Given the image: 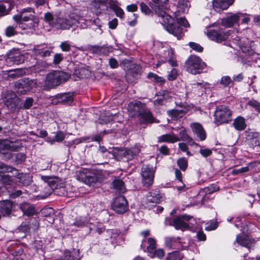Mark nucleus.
<instances>
[{
  "mask_svg": "<svg viewBox=\"0 0 260 260\" xmlns=\"http://www.w3.org/2000/svg\"><path fill=\"white\" fill-rule=\"evenodd\" d=\"M234 1L235 0H213V7L216 12L220 13L233 5Z\"/></svg>",
  "mask_w": 260,
  "mask_h": 260,
  "instance_id": "412c9836",
  "label": "nucleus"
},
{
  "mask_svg": "<svg viewBox=\"0 0 260 260\" xmlns=\"http://www.w3.org/2000/svg\"><path fill=\"white\" fill-rule=\"evenodd\" d=\"M173 93L168 91H162L161 93L162 97L154 101V104L155 106L162 105L164 104V99H168L172 98Z\"/></svg>",
  "mask_w": 260,
  "mask_h": 260,
  "instance_id": "72a5a7b5",
  "label": "nucleus"
},
{
  "mask_svg": "<svg viewBox=\"0 0 260 260\" xmlns=\"http://www.w3.org/2000/svg\"><path fill=\"white\" fill-rule=\"evenodd\" d=\"M89 51L99 55H107L110 51L109 47L106 45H90L88 47Z\"/></svg>",
  "mask_w": 260,
  "mask_h": 260,
  "instance_id": "393cba45",
  "label": "nucleus"
},
{
  "mask_svg": "<svg viewBox=\"0 0 260 260\" xmlns=\"http://www.w3.org/2000/svg\"><path fill=\"white\" fill-rule=\"evenodd\" d=\"M18 27L17 23L13 25L7 26L5 30V34L7 37H13L18 34L16 28Z\"/></svg>",
  "mask_w": 260,
  "mask_h": 260,
  "instance_id": "c9c22d12",
  "label": "nucleus"
},
{
  "mask_svg": "<svg viewBox=\"0 0 260 260\" xmlns=\"http://www.w3.org/2000/svg\"><path fill=\"white\" fill-rule=\"evenodd\" d=\"M174 24H178L179 26H180V25H181L186 27L189 26V24L184 17H180L179 18H178L177 23H174Z\"/></svg>",
  "mask_w": 260,
  "mask_h": 260,
  "instance_id": "69168bd1",
  "label": "nucleus"
},
{
  "mask_svg": "<svg viewBox=\"0 0 260 260\" xmlns=\"http://www.w3.org/2000/svg\"><path fill=\"white\" fill-rule=\"evenodd\" d=\"M11 10L10 4L6 3V4H0V16L3 17L8 15Z\"/></svg>",
  "mask_w": 260,
  "mask_h": 260,
  "instance_id": "ea45409f",
  "label": "nucleus"
},
{
  "mask_svg": "<svg viewBox=\"0 0 260 260\" xmlns=\"http://www.w3.org/2000/svg\"><path fill=\"white\" fill-rule=\"evenodd\" d=\"M179 240V238L176 239L174 237H167L165 239L166 245L168 247L173 248L175 243H176Z\"/></svg>",
  "mask_w": 260,
  "mask_h": 260,
  "instance_id": "de8ad7c7",
  "label": "nucleus"
},
{
  "mask_svg": "<svg viewBox=\"0 0 260 260\" xmlns=\"http://www.w3.org/2000/svg\"><path fill=\"white\" fill-rule=\"evenodd\" d=\"M34 99L32 98H27L24 103L23 108L25 109H29L33 105Z\"/></svg>",
  "mask_w": 260,
  "mask_h": 260,
  "instance_id": "e2e57ef3",
  "label": "nucleus"
},
{
  "mask_svg": "<svg viewBox=\"0 0 260 260\" xmlns=\"http://www.w3.org/2000/svg\"><path fill=\"white\" fill-rule=\"evenodd\" d=\"M177 165L182 171H185L188 166L187 160L184 157L179 158L177 160Z\"/></svg>",
  "mask_w": 260,
  "mask_h": 260,
  "instance_id": "8fccbe9b",
  "label": "nucleus"
},
{
  "mask_svg": "<svg viewBox=\"0 0 260 260\" xmlns=\"http://www.w3.org/2000/svg\"><path fill=\"white\" fill-rule=\"evenodd\" d=\"M243 16V13H230L221 19V24L225 27H232L238 24L240 19Z\"/></svg>",
  "mask_w": 260,
  "mask_h": 260,
  "instance_id": "2eb2a0df",
  "label": "nucleus"
},
{
  "mask_svg": "<svg viewBox=\"0 0 260 260\" xmlns=\"http://www.w3.org/2000/svg\"><path fill=\"white\" fill-rule=\"evenodd\" d=\"M165 54L168 55L167 61L173 67L177 66L178 64L176 60L174 58V52L172 49H168L165 52Z\"/></svg>",
  "mask_w": 260,
  "mask_h": 260,
  "instance_id": "58836bf2",
  "label": "nucleus"
},
{
  "mask_svg": "<svg viewBox=\"0 0 260 260\" xmlns=\"http://www.w3.org/2000/svg\"><path fill=\"white\" fill-rule=\"evenodd\" d=\"M120 66L124 70L128 72L126 75L127 79L132 73H135L137 75L141 72V67L137 65L128 59L123 60L120 63Z\"/></svg>",
  "mask_w": 260,
  "mask_h": 260,
  "instance_id": "dca6fc26",
  "label": "nucleus"
},
{
  "mask_svg": "<svg viewBox=\"0 0 260 260\" xmlns=\"http://www.w3.org/2000/svg\"><path fill=\"white\" fill-rule=\"evenodd\" d=\"M112 9L115 12L116 16L120 17V18H123L124 14L123 10L119 6L113 5L112 6Z\"/></svg>",
  "mask_w": 260,
  "mask_h": 260,
  "instance_id": "864d4df0",
  "label": "nucleus"
},
{
  "mask_svg": "<svg viewBox=\"0 0 260 260\" xmlns=\"http://www.w3.org/2000/svg\"><path fill=\"white\" fill-rule=\"evenodd\" d=\"M180 139L178 137L176 136L174 134L163 135L157 138L158 143L168 142L174 143L176 142L179 141Z\"/></svg>",
  "mask_w": 260,
  "mask_h": 260,
  "instance_id": "c85d7f7f",
  "label": "nucleus"
},
{
  "mask_svg": "<svg viewBox=\"0 0 260 260\" xmlns=\"http://www.w3.org/2000/svg\"><path fill=\"white\" fill-rule=\"evenodd\" d=\"M181 257V255L179 251H174L170 253L167 258L168 260H180Z\"/></svg>",
  "mask_w": 260,
  "mask_h": 260,
  "instance_id": "3c124183",
  "label": "nucleus"
},
{
  "mask_svg": "<svg viewBox=\"0 0 260 260\" xmlns=\"http://www.w3.org/2000/svg\"><path fill=\"white\" fill-rule=\"evenodd\" d=\"M30 226L26 222H23L19 226V230L21 232L26 233L30 230Z\"/></svg>",
  "mask_w": 260,
  "mask_h": 260,
  "instance_id": "774afa93",
  "label": "nucleus"
},
{
  "mask_svg": "<svg viewBox=\"0 0 260 260\" xmlns=\"http://www.w3.org/2000/svg\"><path fill=\"white\" fill-rule=\"evenodd\" d=\"M192 217L187 215H183L175 218L171 224L177 230H180L184 231L189 228L188 221Z\"/></svg>",
  "mask_w": 260,
  "mask_h": 260,
  "instance_id": "4468645a",
  "label": "nucleus"
},
{
  "mask_svg": "<svg viewBox=\"0 0 260 260\" xmlns=\"http://www.w3.org/2000/svg\"><path fill=\"white\" fill-rule=\"evenodd\" d=\"M168 115L173 119L181 118L184 114V111L182 110L172 109L167 111Z\"/></svg>",
  "mask_w": 260,
  "mask_h": 260,
  "instance_id": "4c0bfd02",
  "label": "nucleus"
},
{
  "mask_svg": "<svg viewBox=\"0 0 260 260\" xmlns=\"http://www.w3.org/2000/svg\"><path fill=\"white\" fill-rule=\"evenodd\" d=\"M245 134L246 139L249 144L253 146L259 145L260 135L258 133L249 130L246 131Z\"/></svg>",
  "mask_w": 260,
  "mask_h": 260,
  "instance_id": "b1692460",
  "label": "nucleus"
},
{
  "mask_svg": "<svg viewBox=\"0 0 260 260\" xmlns=\"http://www.w3.org/2000/svg\"><path fill=\"white\" fill-rule=\"evenodd\" d=\"M4 101L6 106L13 111L18 106L20 102L19 98L11 90L7 91Z\"/></svg>",
  "mask_w": 260,
  "mask_h": 260,
  "instance_id": "f8f14e48",
  "label": "nucleus"
},
{
  "mask_svg": "<svg viewBox=\"0 0 260 260\" xmlns=\"http://www.w3.org/2000/svg\"><path fill=\"white\" fill-rule=\"evenodd\" d=\"M76 25L81 29L87 28V20L77 12L71 13L68 18L58 17L56 18L55 28L61 29H69Z\"/></svg>",
  "mask_w": 260,
  "mask_h": 260,
  "instance_id": "f257e3e1",
  "label": "nucleus"
},
{
  "mask_svg": "<svg viewBox=\"0 0 260 260\" xmlns=\"http://www.w3.org/2000/svg\"><path fill=\"white\" fill-rule=\"evenodd\" d=\"M112 208L118 214H123L128 210V204L125 197L120 196L117 197L112 204Z\"/></svg>",
  "mask_w": 260,
  "mask_h": 260,
  "instance_id": "ddd939ff",
  "label": "nucleus"
},
{
  "mask_svg": "<svg viewBox=\"0 0 260 260\" xmlns=\"http://www.w3.org/2000/svg\"><path fill=\"white\" fill-rule=\"evenodd\" d=\"M158 14L159 22L163 25L167 31L180 39L183 35V28L178 24L173 23V19L164 11L161 10L156 12Z\"/></svg>",
  "mask_w": 260,
  "mask_h": 260,
  "instance_id": "7ed1b4c3",
  "label": "nucleus"
},
{
  "mask_svg": "<svg viewBox=\"0 0 260 260\" xmlns=\"http://www.w3.org/2000/svg\"><path fill=\"white\" fill-rule=\"evenodd\" d=\"M79 250L74 249L72 251L66 250L64 253L63 258L61 260H79Z\"/></svg>",
  "mask_w": 260,
  "mask_h": 260,
  "instance_id": "7c9ffc66",
  "label": "nucleus"
},
{
  "mask_svg": "<svg viewBox=\"0 0 260 260\" xmlns=\"http://www.w3.org/2000/svg\"><path fill=\"white\" fill-rule=\"evenodd\" d=\"M175 177L178 179V180L182 183V185L177 187V189L178 190H182L185 187V185L182 182V174L180 170H179L178 169H175Z\"/></svg>",
  "mask_w": 260,
  "mask_h": 260,
  "instance_id": "09e8293b",
  "label": "nucleus"
},
{
  "mask_svg": "<svg viewBox=\"0 0 260 260\" xmlns=\"http://www.w3.org/2000/svg\"><path fill=\"white\" fill-rule=\"evenodd\" d=\"M190 127L193 134L197 136L200 140L204 141L206 138V132L202 125L199 123H192Z\"/></svg>",
  "mask_w": 260,
  "mask_h": 260,
  "instance_id": "5701e85b",
  "label": "nucleus"
},
{
  "mask_svg": "<svg viewBox=\"0 0 260 260\" xmlns=\"http://www.w3.org/2000/svg\"><path fill=\"white\" fill-rule=\"evenodd\" d=\"M41 179L44 181L43 186L45 187L46 196H49L55 189L63 188V184L57 177L42 176Z\"/></svg>",
  "mask_w": 260,
  "mask_h": 260,
  "instance_id": "39448f33",
  "label": "nucleus"
},
{
  "mask_svg": "<svg viewBox=\"0 0 260 260\" xmlns=\"http://www.w3.org/2000/svg\"><path fill=\"white\" fill-rule=\"evenodd\" d=\"M155 168L152 165H144L141 169V176L142 183L146 186H150L152 185L154 181Z\"/></svg>",
  "mask_w": 260,
  "mask_h": 260,
  "instance_id": "9b49d317",
  "label": "nucleus"
},
{
  "mask_svg": "<svg viewBox=\"0 0 260 260\" xmlns=\"http://www.w3.org/2000/svg\"><path fill=\"white\" fill-rule=\"evenodd\" d=\"M9 147H10V151H17L21 149L22 146L20 141H9Z\"/></svg>",
  "mask_w": 260,
  "mask_h": 260,
  "instance_id": "a18cd8bd",
  "label": "nucleus"
},
{
  "mask_svg": "<svg viewBox=\"0 0 260 260\" xmlns=\"http://www.w3.org/2000/svg\"><path fill=\"white\" fill-rule=\"evenodd\" d=\"M77 180L91 186L94 185L98 181V177L93 172L88 169H81L76 173Z\"/></svg>",
  "mask_w": 260,
  "mask_h": 260,
  "instance_id": "0eeeda50",
  "label": "nucleus"
},
{
  "mask_svg": "<svg viewBox=\"0 0 260 260\" xmlns=\"http://www.w3.org/2000/svg\"><path fill=\"white\" fill-rule=\"evenodd\" d=\"M20 208L23 214L27 216H33L36 213V209L35 207L29 204L24 203L21 204Z\"/></svg>",
  "mask_w": 260,
  "mask_h": 260,
  "instance_id": "c756f323",
  "label": "nucleus"
},
{
  "mask_svg": "<svg viewBox=\"0 0 260 260\" xmlns=\"http://www.w3.org/2000/svg\"><path fill=\"white\" fill-rule=\"evenodd\" d=\"M164 200V194L161 193L158 189L151 190L147 196V201L148 203L159 204Z\"/></svg>",
  "mask_w": 260,
  "mask_h": 260,
  "instance_id": "aec40b11",
  "label": "nucleus"
},
{
  "mask_svg": "<svg viewBox=\"0 0 260 260\" xmlns=\"http://www.w3.org/2000/svg\"><path fill=\"white\" fill-rule=\"evenodd\" d=\"M189 46L196 51L199 52L203 51V48L199 44L194 42H190L189 43Z\"/></svg>",
  "mask_w": 260,
  "mask_h": 260,
  "instance_id": "052dcab7",
  "label": "nucleus"
},
{
  "mask_svg": "<svg viewBox=\"0 0 260 260\" xmlns=\"http://www.w3.org/2000/svg\"><path fill=\"white\" fill-rule=\"evenodd\" d=\"M148 77L149 78L153 79L155 82L160 83V84H163L165 81V80L163 79L162 77H159L152 73H149L148 74Z\"/></svg>",
  "mask_w": 260,
  "mask_h": 260,
  "instance_id": "603ef678",
  "label": "nucleus"
},
{
  "mask_svg": "<svg viewBox=\"0 0 260 260\" xmlns=\"http://www.w3.org/2000/svg\"><path fill=\"white\" fill-rule=\"evenodd\" d=\"M168 0H152L151 7L155 12L161 11Z\"/></svg>",
  "mask_w": 260,
  "mask_h": 260,
  "instance_id": "f704fd0d",
  "label": "nucleus"
},
{
  "mask_svg": "<svg viewBox=\"0 0 260 260\" xmlns=\"http://www.w3.org/2000/svg\"><path fill=\"white\" fill-rule=\"evenodd\" d=\"M8 151H10L9 147V141L4 140L0 142V153L6 154Z\"/></svg>",
  "mask_w": 260,
  "mask_h": 260,
  "instance_id": "c03bdc74",
  "label": "nucleus"
},
{
  "mask_svg": "<svg viewBox=\"0 0 260 260\" xmlns=\"http://www.w3.org/2000/svg\"><path fill=\"white\" fill-rule=\"evenodd\" d=\"M44 19L45 21L48 23L49 25L55 27L56 19H54L53 15L51 13L48 12L45 13L44 15Z\"/></svg>",
  "mask_w": 260,
  "mask_h": 260,
  "instance_id": "49530a36",
  "label": "nucleus"
},
{
  "mask_svg": "<svg viewBox=\"0 0 260 260\" xmlns=\"http://www.w3.org/2000/svg\"><path fill=\"white\" fill-rule=\"evenodd\" d=\"M249 169L248 167H242L239 169H233L232 171V173L233 175H238L247 172L249 171Z\"/></svg>",
  "mask_w": 260,
  "mask_h": 260,
  "instance_id": "13d9d810",
  "label": "nucleus"
},
{
  "mask_svg": "<svg viewBox=\"0 0 260 260\" xmlns=\"http://www.w3.org/2000/svg\"><path fill=\"white\" fill-rule=\"evenodd\" d=\"M236 242L240 245L250 248L255 243V240L249 236L246 235H238L236 238Z\"/></svg>",
  "mask_w": 260,
  "mask_h": 260,
  "instance_id": "4be33fe9",
  "label": "nucleus"
},
{
  "mask_svg": "<svg viewBox=\"0 0 260 260\" xmlns=\"http://www.w3.org/2000/svg\"><path fill=\"white\" fill-rule=\"evenodd\" d=\"M113 187L119 190L121 192H124L125 190V188L124 185V182L120 179H115L113 182Z\"/></svg>",
  "mask_w": 260,
  "mask_h": 260,
  "instance_id": "a19ab883",
  "label": "nucleus"
},
{
  "mask_svg": "<svg viewBox=\"0 0 260 260\" xmlns=\"http://www.w3.org/2000/svg\"><path fill=\"white\" fill-rule=\"evenodd\" d=\"M61 102L64 104H70L73 101V93H64L61 95Z\"/></svg>",
  "mask_w": 260,
  "mask_h": 260,
  "instance_id": "79ce46f5",
  "label": "nucleus"
},
{
  "mask_svg": "<svg viewBox=\"0 0 260 260\" xmlns=\"http://www.w3.org/2000/svg\"><path fill=\"white\" fill-rule=\"evenodd\" d=\"M139 119L141 123L147 124L154 122H158L152 115V113L148 109L143 108L138 115Z\"/></svg>",
  "mask_w": 260,
  "mask_h": 260,
  "instance_id": "f3484780",
  "label": "nucleus"
},
{
  "mask_svg": "<svg viewBox=\"0 0 260 260\" xmlns=\"http://www.w3.org/2000/svg\"><path fill=\"white\" fill-rule=\"evenodd\" d=\"M17 170L11 166L5 164L3 162H0V174H5L6 173L15 172V175L17 174Z\"/></svg>",
  "mask_w": 260,
  "mask_h": 260,
  "instance_id": "e433bc0d",
  "label": "nucleus"
},
{
  "mask_svg": "<svg viewBox=\"0 0 260 260\" xmlns=\"http://www.w3.org/2000/svg\"><path fill=\"white\" fill-rule=\"evenodd\" d=\"M65 138V134L61 131H58L56 133L54 140L53 141L57 142H62Z\"/></svg>",
  "mask_w": 260,
  "mask_h": 260,
  "instance_id": "bf43d9fd",
  "label": "nucleus"
},
{
  "mask_svg": "<svg viewBox=\"0 0 260 260\" xmlns=\"http://www.w3.org/2000/svg\"><path fill=\"white\" fill-rule=\"evenodd\" d=\"M10 72H12L9 74L8 77L12 78H18L22 75V70L21 69H17L15 70L10 71Z\"/></svg>",
  "mask_w": 260,
  "mask_h": 260,
  "instance_id": "4d7b16f0",
  "label": "nucleus"
},
{
  "mask_svg": "<svg viewBox=\"0 0 260 260\" xmlns=\"http://www.w3.org/2000/svg\"><path fill=\"white\" fill-rule=\"evenodd\" d=\"M180 136L181 137V140L182 141H186L188 142H191L192 141L191 138H190L185 132V131H181L179 133Z\"/></svg>",
  "mask_w": 260,
  "mask_h": 260,
  "instance_id": "0e129e2a",
  "label": "nucleus"
},
{
  "mask_svg": "<svg viewBox=\"0 0 260 260\" xmlns=\"http://www.w3.org/2000/svg\"><path fill=\"white\" fill-rule=\"evenodd\" d=\"M13 208V203L9 200L3 201L0 202V211L3 216L11 214Z\"/></svg>",
  "mask_w": 260,
  "mask_h": 260,
  "instance_id": "a878e982",
  "label": "nucleus"
},
{
  "mask_svg": "<svg viewBox=\"0 0 260 260\" xmlns=\"http://www.w3.org/2000/svg\"><path fill=\"white\" fill-rule=\"evenodd\" d=\"M88 219L84 217H77L74 219L69 222L70 225H75L77 227H83L88 223Z\"/></svg>",
  "mask_w": 260,
  "mask_h": 260,
  "instance_id": "2f4dec72",
  "label": "nucleus"
},
{
  "mask_svg": "<svg viewBox=\"0 0 260 260\" xmlns=\"http://www.w3.org/2000/svg\"><path fill=\"white\" fill-rule=\"evenodd\" d=\"M231 82V78L228 76L222 77L220 80V84L225 87L229 86Z\"/></svg>",
  "mask_w": 260,
  "mask_h": 260,
  "instance_id": "680f3d73",
  "label": "nucleus"
},
{
  "mask_svg": "<svg viewBox=\"0 0 260 260\" xmlns=\"http://www.w3.org/2000/svg\"><path fill=\"white\" fill-rule=\"evenodd\" d=\"M13 180L14 177L9 174H0V181L6 185H12Z\"/></svg>",
  "mask_w": 260,
  "mask_h": 260,
  "instance_id": "37998d69",
  "label": "nucleus"
},
{
  "mask_svg": "<svg viewBox=\"0 0 260 260\" xmlns=\"http://www.w3.org/2000/svg\"><path fill=\"white\" fill-rule=\"evenodd\" d=\"M16 91L20 94H25L34 87H36L37 82L28 78H23L16 81L14 84Z\"/></svg>",
  "mask_w": 260,
  "mask_h": 260,
  "instance_id": "9d476101",
  "label": "nucleus"
},
{
  "mask_svg": "<svg viewBox=\"0 0 260 260\" xmlns=\"http://www.w3.org/2000/svg\"><path fill=\"white\" fill-rule=\"evenodd\" d=\"M13 19L17 23L18 27L23 30L36 27L39 22L38 17L35 15L34 9L31 8L23 9L19 15H14Z\"/></svg>",
  "mask_w": 260,
  "mask_h": 260,
  "instance_id": "f03ea898",
  "label": "nucleus"
},
{
  "mask_svg": "<svg viewBox=\"0 0 260 260\" xmlns=\"http://www.w3.org/2000/svg\"><path fill=\"white\" fill-rule=\"evenodd\" d=\"M70 77L69 74L61 72L54 71L48 74L44 83L45 89L53 88L66 81Z\"/></svg>",
  "mask_w": 260,
  "mask_h": 260,
  "instance_id": "20e7f679",
  "label": "nucleus"
},
{
  "mask_svg": "<svg viewBox=\"0 0 260 260\" xmlns=\"http://www.w3.org/2000/svg\"><path fill=\"white\" fill-rule=\"evenodd\" d=\"M247 105L254 108L255 110L260 112V103L258 101L251 99L247 103Z\"/></svg>",
  "mask_w": 260,
  "mask_h": 260,
  "instance_id": "5fc2aeb1",
  "label": "nucleus"
},
{
  "mask_svg": "<svg viewBox=\"0 0 260 260\" xmlns=\"http://www.w3.org/2000/svg\"><path fill=\"white\" fill-rule=\"evenodd\" d=\"M206 34L211 40L218 43L226 40L229 36V31H224L222 28L216 25H213V28L209 26Z\"/></svg>",
  "mask_w": 260,
  "mask_h": 260,
  "instance_id": "6e6552de",
  "label": "nucleus"
},
{
  "mask_svg": "<svg viewBox=\"0 0 260 260\" xmlns=\"http://www.w3.org/2000/svg\"><path fill=\"white\" fill-rule=\"evenodd\" d=\"M143 107V105L140 102H131L128 105V110L134 116L136 113L139 115L140 111H141Z\"/></svg>",
  "mask_w": 260,
  "mask_h": 260,
  "instance_id": "cd10ccee",
  "label": "nucleus"
},
{
  "mask_svg": "<svg viewBox=\"0 0 260 260\" xmlns=\"http://www.w3.org/2000/svg\"><path fill=\"white\" fill-rule=\"evenodd\" d=\"M6 63L11 66V64H19L24 61V56L18 51L11 52L6 59Z\"/></svg>",
  "mask_w": 260,
  "mask_h": 260,
  "instance_id": "6ab92c4d",
  "label": "nucleus"
},
{
  "mask_svg": "<svg viewBox=\"0 0 260 260\" xmlns=\"http://www.w3.org/2000/svg\"><path fill=\"white\" fill-rule=\"evenodd\" d=\"M42 214L45 216H50L54 214V210L52 208H44L42 210Z\"/></svg>",
  "mask_w": 260,
  "mask_h": 260,
  "instance_id": "338daca9",
  "label": "nucleus"
},
{
  "mask_svg": "<svg viewBox=\"0 0 260 260\" xmlns=\"http://www.w3.org/2000/svg\"><path fill=\"white\" fill-rule=\"evenodd\" d=\"M141 248L144 251L150 253H153L156 248V240L151 237L143 239Z\"/></svg>",
  "mask_w": 260,
  "mask_h": 260,
  "instance_id": "a211bd4d",
  "label": "nucleus"
},
{
  "mask_svg": "<svg viewBox=\"0 0 260 260\" xmlns=\"http://www.w3.org/2000/svg\"><path fill=\"white\" fill-rule=\"evenodd\" d=\"M140 10L141 12L146 15H149L152 13L151 9L144 2L140 3Z\"/></svg>",
  "mask_w": 260,
  "mask_h": 260,
  "instance_id": "6e6d98bb",
  "label": "nucleus"
},
{
  "mask_svg": "<svg viewBox=\"0 0 260 260\" xmlns=\"http://www.w3.org/2000/svg\"><path fill=\"white\" fill-rule=\"evenodd\" d=\"M214 122L217 125L228 123L232 120V112L226 106H219L216 108L214 113Z\"/></svg>",
  "mask_w": 260,
  "mask_h": 260,
  "instance_id": "1a4fd4ad",
  "label": "nucleus"
},
{
  "mask_svg": "<svg viewBox=\"0 0 260 260\" xmlns=\"http://www.w3.org/2000/svg\"><path fill=\"white\" fill-rule=\"evenodd\" d=\"M235 128L239 131H243L246 127L245 119L241 116L236 118L233 123Z\"/></svg>",
  "mask_w": 260,
  "mask_h": 260,
  "instance_id": "473e14b6",
  "label": "nucleus"
},
{
  "mask_svg": "<svg viewBox=\"0 0 260 260\" xmlns=\"http://www.w3.org/2000/svg\"><path fill=\"white\" fill-rule=\"evenodd\" d=\"M33 50L37 56L42 57L49 56L51 54L50 49L44 45L35 46Z\"/></svg>",
  "mask_w": 260,
  "mask_h": 260,
  "instance_id": "bb28decb",
  "label": "nucleus"
},
{
  "mask_svg": "<svg viewBox=\"0 0 260 260\" xmlns=\"http://www.w3.org/2000/svg\"><path fill=\"white\" fill-rule=\"evenodd\" d=\"M205 67V62L200 57L194 55L190 56L185 62L187 71L194 75L200 74Z\"/></svg>",
  "mask_w": 260,
  "mask_h": 260,
  "instance_id": "423d86ee",
  "label": "nucleus"
}]
</instances>
